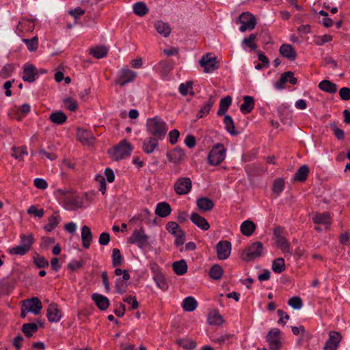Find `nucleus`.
Returning a JSON list of instances; mask_svg holds the SVG:
<instances>
[{
	"label": "nucleus",
	"mask_w": 350,
	"mask_h": 350,
	"mask_svg": "<svg viewBox=\"0 0 350 350\" xmlns=\"http://www.w3.org/2000/svg\"><path fill=\"white\" fill-rule=\"evenodd\" d=\"M147 131L154 137L162 139L167 132L165 122L159 116L148 118L146 122Z\"/></svg>",
	"instance_id": "nucleus-1"
},
{
	"label": "nucleus",
	"mask_w": 350,
	"mask_h": 350,
	"mask_svg": "<svg viewBox=\"0 0 350 350\" xmlns=\"http://www.w3.org/2000/svg\"><path fill=\"white\" fill-rule=\"evenodd\" d=\"M132 150V145L126 139H123L118 145L109 149L108 153L112 160L118 161L129 157Z\"/></svg>",
	"instance_id": "nucleus-2"
},
{
	"label": "nucleus",
	"mask_w": 350,
	"mask_h": 350,
	"mask_svg": "<svg viewBox=\"0 0 350 350\" xmlns=\"http://www.w3.org/2000/svg\"><path fill=\"white\" fill-rule=\"evenodd\" d=\"M284 228L281 226H276L273 228V238L276 246L282 251L285 256L292 255L291 244L288 239L284 236Z\"/></svg>",
	"instance_id": "nucleus-3"
},
{
	"label": "nucleus",
	"mask_w": 350,
	"mask_h": 350,
	"mask_svg": "<svg viewBox=\"0 0 350 350\" xmlns=\"http://www.w3.org/2000/svg\"><path fill=\"white\" fill-rule=\"evenodd\" d=\"M264 253L263 244L260 241L252 243L249 247L245 249L241 256L243 260L249 262L256 258H260Z\"/></svg>",
	"instance_id": "nucleus-4"
},
{
	"label": "nucleus",
	"mask_w": 350,
	"mask_h": 350,
	"mask_svg": "<svg viewBox=\"0 0 350 350\" xmlns=\"http://www.w3.org/2000/svg\"><path fill=\"white\" fill-rule=\"evenodd\" d=\"M226 148L221 144H217L213 146L208 154V161L211 165H218L225 159Z\"/></svg>",
	"instance_id": "nucleus-5"
},
{
	"label": "nucleus",
	"mask_w": 350,
	"mask_h": 350,
	"mask_svg": "<svg viewBox=\"0 0 350 350\" xmlns=\"http://www.w3.org/2000/svg\"><path fill=\"white\" fill-rule=\"evenodd\" d=\"M199 64L206 73L212 72L219 67V62L212 53L204 55L199 61Z\"/></svg>",
	"instance_id": "nucleus-6"
},
{
	"label": "nucleus",
	"mask_w": 350,
	"mask_h": 350,
	"mask_svg": "<svg viewBox=\"0 0 350 350\" xmlns=\"http://www.w3.org/2000/svg\"><path fill=\"white\" fill-rule=\"evenodd\" d=\"M239 22L241 24L239 30L241 32L254 29L256 25V19L251 13L246 12L242 13L239 17Z\"/></svg>",
	"instance_id": "nucleus-7"
},
{
	"label": "nucleus",
	"mask_w": 350,
	"mask_h": 350,
	"mask_svg": "<svg viewBox=\"0 0 350 350\" xmlns=\"http://www.w3.org/2000/svg\"><path fill=\"white\" fill-rule=\"evenodd\" d=\"M270 350H280L282 347L281 332L278 328L271 329L266 336Z\"/></svg>",
	"instance_id": "nucleus-8"
},
{
	"label": "nucleus",
	"mask_w": 350,
	"mask_h": 350,
	"mask_svg": "<svg viewBox=\"0 0 350 350\" xmlns=\"http://www.w3.org/2000/svg\"><path fill=\"white\" fill-rule=\"evenodd\" d=\"M167 230L172 234L176 239L175 244L177 246L182 245L185 241V234L183 230L180 228L178 224L175 221H170L166 225Z\"/></svg>",
	"instance_id": "nucleus-9"
},
{
	"label": "nucleus",
	"mask_w": 350,
	"mask_h": 350,
	"mask_svg": "<svg viewBox=\"0 0 350 350\" xmlns=\"http://www.w3.org/2000/svg\"><path fill=\"white\" fill-rule=\"evenodd\" d=\"M148 237L144 233L143 228L135 230L129 238L128 242L131 244H137L138 247L143 248L148 244Z\"/></svg>",
	"instance_id": "nucleus-10"
},
{
	"label": "nucleus",
	"mask_w": 350,
	"mask_h": 350,
	"mask_svg": "<svg viewBox=\"0 0 350 350\" xmlns=\"http://www.w3.org/2000/svg\"><path fill=\"white\" fill-rule=\"evenodd\" d=\"M191 180L189 178L183 177L175 182L174 189L178 195H185L191 191Z\"/></svg>",
	"instance_id": "nucleus-11"
},
{
	"label": "nucleus",
	"mask_w": 350,
	"mask_h": 350,
	"mask_svg": "<svg viewBox=\"0 0 350 350\" xmlns=\"http://www.w3.org/2000/svg\"><path fill=\"white\" fill-rule=\"evenodd\" d=\"M328 336L329 338L323 347V350H336L342 339L341 334L336 331H330Z\"/></svg>",
	"instance_id": "nucleus-12"
},
{
	"label": "nucleus",
	"mask_w": 350,
	"mask_h": 350,
	"mask_svg": "<svg viewBox=\"0 0 350 350\" xmlns=\"http://www.w3.org/2000/svg\"><path fill=\"white\" fill-rule=\"evenodd\" d=\"M22 304L23 308H25L27 310L36 315L39 314L42 308L40 300L36 297L23 300Z\"/></svg>",
	"instance_id": "nucleus-13"
},
{
	"label": "nucleus",
	"mask_w": 350,
	"mask_h": 350,
	"mask_svg": "<svg viewBox=\"0 0 350 350\" xmlns=\"http://www.w3.org/2000/svg\"><path fill=\"white\" fill-rule=\"evenodd\" d=\"M217 256L219 260L227 259L231 252V243L228 241H221L216 245Z\"/></svg>",
	"instance_id": "nucleus-14"
},
{
	"label": "nucleus",
	"mask_w": 350,
	"mask_h": 350,
	"mask_svg": "<svg viewBox=\"0 0 350 350\" xmlns=\"http://www.w3.org/2000/svg\"><path fill=\"white\" fill-rule=\"evenodd\" d=\"M136 76L137 73L135 72L129 68H123L116 80V83L120 86H124L126 83L133 81Z\"/></svg>",
	"instance_id": "nucleus-15"
},
{
	"label": "nucleus",
	"mask_w": 350,
	"mask_h": 350,
	"mask_svg": "<svg viewBox=\"0 0 350 350\" xmlns=\"http://www.w3.org/2000/svg\"><path fill=\"white\" fill-rule=\"evenodd\" d=\"M77 139L85 146H90L93 144L95 139L93 135L84 129H78L77 133Z\"/></svg>",
	"instance_id": "nucleus-16"
},
{
	"label": "nucleus",
	"mask_w": 350,
	"mask_h": 350,
	"mask_svg": "<svg viewBox=\"0 0 350 350\" xmlns=\"http://www.w3.org/2000/svg\"><path fill=\"white\" fill-rule=\"evenodd\" d=\"M46 316L50 322H58L61 319V311L58 308L57 304L54 303L49 304Z\"/></svg>",
	"instance_id": "nucleus-17"
},
{
	"label": "nucleus",
	"mask_w": 350,
	"mask_h": 350,
	"mask_svg": "<svg viewBox=\"0 0 350 350\" xmlns=\"http://www.w3.org/2000/svg\"><path fill=\"white\" fill-rule=\"evenodd\" d=\"M37 76L38 70L33 65L29 64L25 66L23 76V79L25 81L32 83L36 80Z\"/></svg>",
	"instance_id": "nucleus-18"
},
{
	"label": "nucleus",
	"mask_w": 350,
	"mask_h": 350,
	"mask_svg": "<svg viewBox=\"0 0 350 350\" xmlns=\"http://www.w3.org/2000/svg\"><path fill=\"white\" fill-rule=\"evenodd\" d=\"M279 51L282 56L287 58L290 61H293L297 57V53L291 44H283L280 46Z\"/></svg>",
	"instance_id": "nucleus-19"
},
{
	"label": "nucleus",
	"mask_w": 350,
	"mask_h": 350,
	"mask_svg": "<svg viewBox=\"0 0 350 350\" xmlns=\"http://www.w3.org/2000/svg\"><path fill=\"white\" fill-rule=\"evenodd\" d=\"M159 139H160L152 135V137L147 138L143 143V150L147 154L153 152L154 149L157 148L159 145Z\"/></svg>",
	"instance_id": "nucleus-20"
},
{
	"label": "nucleus",
	"mask_w": 350,
	"mask_h": 350,
	"mask_svg": "<svg viewBox=\"0 0 350 350\" xmlns=\"http://www.w3.org/2000/svg\"><path fill=\"white\" fill-rule=\"evenodd\" d=\"M92 299L100 310H106L109 308V300L107 297L98 293H93Z\"/></svg>",
	"instance_id": "nucleus-21"
},
{
	"label": "nucleus",
	"mask_w": 350,
	"mask_h": 350,
	"mask_svg": "<svg viewBox=\"0 0 350 350\" xmlns=\"http://www.w3.org/2000/svg\"><path fill=\"white\" fill-rule=\"evenodd\" d=\"M312 221L314 224H325L327 226L330 225L332 223L330 214L328 212L322 213H314L313 214Z\"/></svg>",
	"instance_id": "nucleus-22"
},
{
	"label": "nucleus",
	"mask_w": 350,
	"mask_h": 350,
	"mask_svg": "<svg viewBox=\"0 0 350 350\" xmlns=\"http://www.w3.org/2000/svg\"><path fill=\"white\" fill-rule=\"evenodd\" d=\"M167 156L170 162L178 164L184 159L185 152L181 148H175Z\"/></svg>",
	"instance_id": "nucleus-23"
},
{
	"label": "nucleus",
	"mask_w": 350,
	"mask_h": 350,
	"mask_svg": "<svg viewBox=\"0 0 350 350\" xmlns=\"http://www.w3.org/2000/svg\"><path fill=\"white\" fill-rule=\"evenodd\" d=\"M191 220L194 224L203 230H207L210 228L207 220L204 217L200 216L196 213H192L191 215Z\"/></svg>",
	"instance_id": "nucleus-24"
},
{
	"label": "nucleus",
	"mask_w": 350,
	"mask_h": 350,
	"mask_svg": "<svg viewBox=\"0 0 350 350\" xmlns=\"http://www.w3.org/2000/svg\"><path fill=\"white\" fill-rule=\"evenodd\" d=\"M92 239L93 237L90 228L88 226H83L81 229V239L83 246L85 249L90 247Z\"/></svg>",
	"instance_id": "nucleus-25"
},
{
	"label": "nucleus",
	"mask_w": 350,
	"mask_h": 350,
	"mask_svg": "<svg viewBox=\"0 0 350 350\" xmlns=\"http://www.w3.org/2000/svg\"><path fill=\"white\" fill-rule=\"evenodd\" d=\"M197 206L200 211H209L213 209L214 206L213 201L207 198H200L196 201Z\"/></svg>",
	"instance_id": "nucleus-26"
},
{
	"label": "nucleus",
	"mask_w": 350,
	"mask_h": 350,
	"mask_svg": "<svg viewBox=\"0 0 350 350\" xmlns=\"http://www.w3.org/2000/svg\"><path fill=\"white\" fill-rule=\"evenodd\" d=\"M207 320L208 324L217 326L221 325L224 322L223 317L219 314L218 311L215 310L209 312Z\"/></svg>",
	"instance_id": "nucleus-27"
},
{
	"label": "nucleus",
	"mask_w": 350,
	"mask_h": 350,
	"mask_svg": "<svg viewBox=\"0 0 350 350\" xmlns=\"http://www.w3.org/2000/svg\"><path fill=\"white\" fill-rule=\"evenodd\" d=\"M172 209L167 202H160L157 205L155 213L161 217H165L171 213Z\"/></svg>",
	"instance_id": "nucleus-28"
},
{
	"label": "nucleus",
	"mask_w": 350,
	"mask_h": 350,
	"mask_svg": "<svg viewBox=\"0 0 350 350\" xmlns=\"http://www.w3.org/2000/svg\"><path fill=\"white\" fill-rule=\"evenodd\" d=\"M256 224L250 220L243 221L241 225V231L245 236H251L256 230Z\"/></svg>",
	"instance_id": "nucleus-29"
},
{
	"label": "nucleus",
	"mask_w": 350,
	"mask_h": 350,
	"mask_svg": "<svg viewBox=\"0 0 350 350\" xmlns=\"http://www.w3.org/2000/svg\"><path fill=\"white\" fill-rule=\"evenodd\" d=\"M319 88L323 92L334 94L337 91V86L335 83L332 81L325 79L319 83Z\"/></svg>",
	"instance_id": "nucleus-30"
},
{
	"label": "nucleus",
	"mask_w": 350,
	"mask_h": 350,
	"mask_svg": "<svg viewBox=\"0 0 350 350\" xmlns=\"http://www.w3.org/2000/svg\"><path fill=\"white\" fill-rule=\"evenodd\" d=\"M254 107V100L250 96H245L243 97V103L241 105L240 109L243 113H250Z\"/></svg>",
	"instance_id": "nucleus-31"
},
{
	"label": "nucleus",
	"mask_w": 350,
	"mask_h": 350,
	"mask_svg": "<svg viewBox=\"0 0 350 350\" xmlns=\"http://www.w3.org/2000/svg\"><path fill=\"white\" fill-rule=\"evenodd\" d=\"M176 343L185 350H193L197 346V343L195 340L188 338L177 339Z\"/></svg>",
	"instance_id": "nucleus-32"
},
{
	"label": "nucleus",
	"mask_w": 350,
	"mask_h": 350,
	"mask_svg": "<svg viewBox=\"0 0 350 350\" xmlns=\"http://www.w3.org/2000/svg\"><path fill=\"white\" fill-rule=\"evenodd\" d=\"M232 103V98L230 96H226L221 99L219 102V107L217 111V116H221L224 115L228 110L229 107Z\"/></svg>",
	"instance_id": "nucleus-33"
},
{
	"label": "nucleus",
	"mask_w": 350,
	"mask_h": 350,
	"mask_svg": "<svg viewBox=\"0 0 350 350\" xmlns=\"http://www.w3.org/2000/svg\"><path fill=\"white\" fill-rule=\"evenodd\" d=\"M157 31L163 37H167L171 33V28L167 23L157 21L154 24Z\"/></svg>",
	"instance_id": "nucleus-34"
},
{
	"label": "nucleus",
	"mask_w": 350,
	"mask_h": 350,
	"mask_svg": "<svg viewBox=\"0 0 350 350\" xmlns=\"http://www.w3.org/2000/svg\"><path fill=\"white\" fill-rule=\"evenodd\" d=\"M108 51L109 49L106 46L101 45L91 48L90 50V53L94 57L100 59L105 57L108 53Z\"/></svg>",
	"instance_id": "nucleus-35"
},
{
	"label": "nucleus",
	"mask_w": 350,
	"mask_h": 350,
	"mask_svg": "<svg viewBox=\"0 0 350 350\" xmlns=\"http://www.w3.org/2000/svg\"><path fill=\"white\" fill-rule=\"evenodd\" d=\"M309 174V168L307 165H301L295 173L293 180L295 181L304 182L307 179Z\"/></svg>",
	"instance_id": "nucleus-36"
},
{
	"label": "nucleus",
	"mask_w": 350,
	"mask_h": 350,
	"mask_svg": "<svg viewBox=\"0 0 350 350\" xmlns=\"http://www.w3.org/2000/svg\"><path fill=\"white\" fill-rule=\"evenodd\" d=\"M49 120L54 124H62L66 122L67 116L64 112L59 111L52 113L49 116Z\"/></svg>",
	"instance_id": "nucleus-37"
},
{
	"label": "nucleus",
	"mask_w": 350,
	"mask_h": 350,
	"mask_svg": "<svg viewBox=\"0 0 350 350\" xmlns=\"http://www.w3.org/2000/svg\"><path fill=\"white\" fill-rule=\"evenodd\" d=\"M172 267L174 271L179 275H184L187 271V265L185 260L174 262Z\"/></svg>",
	"instance_id": "nucleus-38"
},
{
	"label": "nucleus",
	"mask_w": 350,
	"mask_h": 350,
	"mask_svg": "<svg viewBox=\"0 0 350 350\" xmlns=\"http://www.w3.org/2000/svg\"><path fill=\"white\" fill-rule=\"evenodd\" d=\"M215 100L213 96H211L208 98L207 103L200 109L197 117L198 118H202L204 116H207L209 113L211 109L214 105Z\"/></svg>",
	"instance_id": "nucleus-39"
},
{
	"label": "nucleus",
	"mask_w": 350,
	"mask_h": 350,
	"mask_svg": "<svg viewBox=\"0 0 350 350\" xmlns=\"http://www.w3.org/2000/svg\"><path fill=\"white\" fill-rule=\"evenodd\" d=\"M198 305V302L193 297H187L183 301V308L185 311H193Z\"/></svg>",
	"instance_id": "nucleus-40"
},
{
	"label": "nucleus",
	"mask_w": 350,
	"mask_h": 350,
	"mask_svg": "<svg viewBox=\"0 0 350 350\" xmlns=\"http://www.w3.org/2000/svg\"><path fill=\"white\" fill-rule=\"evenodd\" d=\"M21 245L23 246L28 251H30L31 245L34 242V237L32 234H21Z\"/></svg>",
	"instance_id": "nucleus-41"
},
{
	"label": "nucleus",
	"mask_w": 350,
	"mask_h": 350,
	"mask_svg": "<svg viewBox=\"0 0 350 350\" xmlns=\"http://www.w3.org/2000/svg\"><path fill=\"white\" fill-rule=\"evenodd\" d=\"M224 122L226 126V129L228 133H230L232 135H238L239 133L235 129L234 121L230 116L226 115L224 116Z\"/></svg>",
	"instance_id": "nucleus-42"
},
{
	"label": "nucleus",
	"mask_w": 350,
	"mask_h": 350,
	"mask_svg": "<svg viewBox=\"0 0 350 350\" xmlns=\"http://www.w3.org/2000/svg\"><path fill=\"white\" fill-rule=\"evenodd\" d=\"M286 269L284 259L283 258H278L273 261L272 270L276 273H280Z\"/></svg>",
	"instance_id": "nucleus-43"
},
{
	"label": "nucleus",
	"mask_w": 350,
	"mask_h": 350,
	"mask_svg": "<svg viewBox=\"0 0 350 350\" xmlns=\"http://www.w3.org/2000/svg\"><path fill=\"white\" fill-rule=\"evenodd\" d=\"M38 325L34 323H25L22 326V332L28 338L32 336L33 334L38 331Z\"/></svg>",
	"instance_id": "nucleus-44"
},
{
	"label": "nucleus",
	"mask_w": 350,
	"mask_h": 350,
	"mask_svg": "<svg viewBox=\"0 0 350 350\" xmlns=\"http://www.w3.org/2000/svg\"><path fill=\"white\" fill-rule=\"evenodd\" d=\"M59 223V217L51 215L48 218V224L44 226V229L46 232H51L53 230Z\"/></svg>",
	"instance_id": "nucleus-45"
},
{
	"label": "nucleus",
	"mask_w": 350,
	"mask_h": 350,
	"mask_svg": "<svg viewBox=\"0 0 350 350\" xmlns=\"http://www.w3.org/2000/svg\"><path fill=\"white\" fill-rule=\"evenodd\" d=\"M224 273V270L219 265H214L209 271L210 277L215 280H219Z\"/></svg>",
	"instance_id": "nucleus-46"
},
{
	"label": "nucleus",
	"mask_w": 350,
	"mask_h": 350,
	"mask_svg": "<svg viewBox=\"0 0 350 350\" xmlns=\"http://www.w3.org/2000/svg\"><path fill=\"white\" fill-rule=\"evenodd\" d=\"M12 150L14 153L12 154V157L16 159H19L21 161L23 160L24 155L27 154V148L25 146L22 147H12Z\"/></svg>",
	"instance_id": "nucleus-47"
},
{
	"label": "nucleus",
	"mask_w": 350,
	"mask_h": 350,
	"mask_svg": "<svg viewBox=\"0 0 350 350\" xmlns=\"http://www.w3.org/2000/svg\"><path fill=\"white\" fill-rule=\"evenodd\" d=\"M256 39V34L251 33L248 37L245 38L243 40V44L245 45L251 50H256L257 49V45L255 43V40Z\"/></svg>",
	"instance_id": "nucleus-48"
},
{
	"label": "nucleus",
	"mask_w": 350,
	"mask_h": 350,
	"mask_svg": "<svg viewBox=\"0 0 350 350\" xmlns=\"http://www.w3.org/2000/svg\"><path fill=\"white\" fill-rule=\"evenodd\" d=\"M284 180L282 178H276L273 183L272 191L276 195H279L283 191L284 187Z\"/></svg>",
	"instance_id": "nucleus-49"
},
{
	"label": "nucleus",
	"mask_w": 350,
	"mask_h": 350,
	"mask_svg": "<svg viewBox=\"0 0 350 350\" xmlns=\"http://www.w3.org/2000/svg\"><path fill=\"white\" fill-rule=\"evenodd\" d=\"M112 258V264L113 267L120 266L122 264L123 258L119 249L114 248L113 250Z\"/></svg>",
	"instance_id": "nucleus-50"
},
{
	"label": "nucleus",
	"mask_w": 350,
	"mask_h": 350,
	"mask_svg": "<svg viewBox=\"0 0 350 350\" xmlns=\"http://www.w3.org/2000/svg\"><path fill=\"white\" fill-rule=\"evenodd\" d=\"M133 11L138 16H144L148 12V8L143 2H137L133 5Z\"/></svg>",
	"instance_id": "nucleus-51"
},
{
	"label": "nucleus",
	"mask_w": 350,
	"mask_h": 350,
	"mask_svg": "<svg viewBox=\"0 0 350 350\" xmlns=\"http://www.w3.org/2000/svg\"><path fill=\"white\" fill-rule=\"evenodd\" d=\"M23 41L27 44L28 49L30 51H35L38 47V37L34 36L31 39H23Z\"/></svg>",
	"instance_id": "nucleus-52"
},
{
	"label": "nucleus",
	"mask_w": 350,
	"mask_h": 350,
	"mask_svg": "<svg viewBox=\"0 0 350 350\" xmlns=\"http://www.w3.org/2000/svg\"><path fill=\"white\" fill-rule=\"evenodd\" d=\"M154 280L157 282V286L165 290L167 288V284L163 277V275L161 273H157L154 276Z\"/></svg>",
	"instance_id": "nucleus-53"
},
{
	"label": "nucleus",
	"mask_w": 350,
	"mask_h": 350,
	"mask_svg": "<svg viewBox=\"0 0 350 350\" xmlns=\"http://www.w3.org/2000/svg\"><path fill=\"white\" fill-rule=\"evenodd\" d=\"M333 39L332 36L329 34H325L321 36H317L315 38L314 43L318 46H321L326 42L332 41Z\"/></svg>",
	"instance_id": "nucleus-54"
},
{
	"label": "nucleus",
	"mask_w": 350,
	"mask_h": 350,
	"mask_svg": "<svg viewBox=\"0 0 350 350\" xmlns=\"http://www.w3.org/2000/svg\"><path fill=\"white\" fill-rule=\"evenodd\" d=\"M127 286V282H125L122 279L119 278L116 281L115 288L117 293L123 294L126 292Z\"/></svg>",
	"instance_id": "nucleus-55"
},
{
	"label": "nucleus",
	"mask_w": 350,
	"mask_h": 350,
	"mask_svg": "<svg viewBox=\"0 0 350 350\" xmlns=\"http://www.w3.org/2000/svg\"><path fill=\"white\" fill-rule=\"evenodd\" d=\"M330 127L331 129H332V131H334V135L336 136V137L339 139V140H343L344 138H345V132L343 131V130L339 129L336 123H331L330 124Z\"/></svg>",
	"instance_id": "nucleus-56"
},
{
	"label": "nucleus",
	"mask_w": 350,
	"mask_h": 350,
	"mask_svg": "<svg viewBox=\"0 0 350 350\" xmlns=\"http://www.w3.org/2000/svg\"><path fill=\"white\" fill-rule=\"evenodd\" d=\"M14 70V66L13 64H6L1 70L0 76L3 79H6L10 77Z\"/></svg>",
	"instance_id": "nucleus-57"
},
{
	"label": "nucleus",
	"mask_w": 350,
	"mask_h": 350,
	"mask_svg": "<svg viewBox=\"0 0 350 350\" xmlns=\"http://www.w3.org/2000/svg\"><path fill=\"white\" fill-rule=\"evenodd\" d=\"M288 304L295 309H300L303 306V302L299 297H293L288 300Z\"/></svg>",
	"instance_id": "nucleus-58"
},
{
	"label": "nucleus",
	"mask_w": 350,
	"mask_h": 350,
	"mask_svg": "<svg viewBox=\"0 0 350 350\" xmlns=\"http://www.w3.org/2000/svg\"><path fill=\"white\" fill-rule=\"evenodd\" d=\"M63 102L66 105V107L71 111H75L78 108V104L77 101L72 100L70 98H66L64 99Z\"/></svg>",
	"instance_id": "nucleus-59"
},
{
	"label": "nucleus",
	"mask_w": 350,
	"mask_h": 350,
	"mask_svg": "<svg viewBox=\"0 0 350 350\" xmlns=\"http://www.w3.org/2000/svg\"><path fill=\"white\" fill-rule=\"evenodd\" d=\"M28 252L29 251L27 249H25L23 246H22L21 245L14 247L9 250V253L10 254H14V255L23 256V255H25V254H27Z\"/></svg>",
	"instance_id": "nucleus-60"
},
{
	"label": "nucleus",
	"mask_w": 350,
	"mask_h": 350,
	"mask_svg": "<svg viewBox=\"0 0 350 350\" xmlns=\"http://www.w3.org/2000/svg\"><path fill=\"white\" fill-rule=\"evenodd\" d=\"M33 261L36 265L39 268L46 267L49 266L48 261L43 256L39 255H37L33 258Z\"/></svg>",
	"instance_id": "nucleus-61"
},
{
	"label": "nucleus",
	"mask_w": 350,
	"mask_h": 350,
	"mask_svg": "<svg viewBox=\"0 0 350 350\" xmlns=\"http://www.w3.org/2000/svg\"><path fill=\"white\" fill-rule=\"evenodd\" d=\"M27 213L33 214L35 216L41 218L44 214V211L43 208L38 209L36 206L32 205L27 209Z\"/></svg>",
	"instance_id": "nucleus-62"
},
{
	"label": "nucleus",
	"mask_w": 350,
	"mask_h": 350,
	"mask_svg": "<svg viewBox=\"0 0 350 350\" xmlns=\"http://www.w3.org/2000/svg\"><path fill=\"white\" fill-rule=\"evenodd\" d=\"M123 301L131 304V309L135 310L139 307V303L135 297L129 296L123 299Z\"/></svg>",
	"instance_id": "nucleus-63"
},
{
	"label": "nucleus",
	"mask_w": 350,
	"mask_h": 350,
	"mask_svg": "<svg viewBox=\"0 0 350 350\" xmlns=\"http://www.w3.org/2000/svg\"><path fill=\"white\" fill-rule=\"evenodd\" d=\"M339 96L340 98L343 100H350V88H342L339 90Z\"/></svg>",
	"instance_id": "nucleus-64"
}]
</instances>
